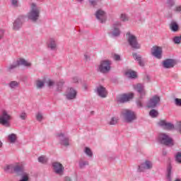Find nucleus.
Listing matches in <instances>:
<instances>
[{
    "instance_id": "nucleus-46",
    "label": "nucleus",
    "mask_w": 181,
    "mask_h": 181,
    "mask_svg": "<svg viewBox=\"0 0 181 181\" xmlns=\"http://www.w3.org/2000/svg\"><path fill=\"white\" fill-rule=\"evenodd\" d=\"M26 117L27 115H26V113L25 112H23L20 115V118H21L23 120L26 119Z\"/></svg>"
},
{
    "instance_id": "nucleus-19",
    "label": "nucleus",
    "mask_w": 181,
    "mask_h": 181,
    "mask_svg": "<svg viewBox=\"0 0 181 181\" xmlns=\"http://www.w3.org/2000/svg\"><path fill=\"white\" fill-rule=\"evenodd\" d=\"M23 21V17H20L17 18L13 23L14 30H18L21 26H22V21Z\"/></svg>"
},
{
    "instance_id": "nucleus-16",
    "label": "nucleus",
    "mask_w": 181,
    "mask_h": 181,
    "mask_svg": "<svg viewBox=\"0 0 181 181\" xmlns=\"http://www.w3.org/2000/svg\"><path fill=\"white\" fill-rule=\"evenodd\" d=\"M97 93L102 98H105L108 94L107 89H105L103 86H100L97 88Z\"/></svg>"
},
{
    "instance_id": "nucleus-25",
    "label": "nucleus",
    "mask_w": 181,
    "mask_h": 181,
    "mask_svg": "<svg viewBox=\"0 0 181 181\" xmlns=\"http://www.w3.org/2000/svg\"><path fill=\"white\" fill-rule=\"evenodd\" d=\"M56 42L54 41V40L51 39L48 44V47L51 49V50H54V49H56Z\"/></svg>"
},
{
    "instance_id": "nucleus-36",
    "label": "nucleus",
    "mask_w": 181,
    "mask_h": 181,
    "mask_svg": "<svg viewBox=\"0 0 181 181\" xmlns=\"http://www.w3.org/2000/svg\"><path fill=\"white\" fill-rule=\"evenodd\" d=\"M88 165V161H81L79 163V166L81 169H83V168H86V166Z\"/></svg>"
},
{
    "instance_id": "nucleus-29",
    "label": "nucleus",
    "mask_w": 181,
    "mask_h": 181,
    "mask_svg": "<svg viewBox=\"0 0 181 181\" xmlns=\"http://www.w3.org/2000/svg\"><path fill=\"white\" fill-rule=\"evenodd\" d=\"M37 88H42L45 86V82L43 81L37 80L36 81Z\"/></svg>"
},
{
    "instance_id": "nucleus-18",
    "label": "nucleus",
    "mask_w": 181,
    "mask_h": 181,
    "mask_svg": "<svg viewBox=\"0 0 181 181\" xmlns=\"http://www.w3.org/2000/svg\"><path fill=\"white\" fill-rule=\"evenodd\" d=\"M152 163L149 160H146L139 166L140 172H144L145 169H152Z\"/></svg>"
},
{
    "instance_id": "nucleus-30",
    "label": "nucleus",
    "mask_w": 181,
    "mask_h": 181,
    "mask_svg": "<svg viewBox=\"0 0 181 181\" xmlns=\"http://www.w3.org/2000/svg\"><path fill=\"white\" fill-rule=\"evenodd\" d=\"M158 114L159 113L158 112V111H156L155 110H152L149 112V115H150V117H152V118H156V117H158Z\"/></svg>"
},
{
    "instance_id": "nucleus-40",
    "label": "nucleus",
    "mask_w": 181,
    "mask_h": 181,
    "mask_svg": "<svg viewBox=\"0 0 181 181\" xmlns=\"http://www.w3.org/2000/svg\"><path fill=\"white\" fill-rule=\"evenodd\" d=\"M36 119L37 121H42L43 119V115L41 113H37L36 115Z\"/></svg>"
},
{
    "instance_id": "nucleus-2",
    "label": "nucleus",
    "mask_w": 181,
    "mask_h": 181,
    "mask_svg": "<svg viewBox=\"0 0 181 181\" xmlns=\"http://www.w3.org/2000/svg\"><path fill=\"white\" fill-rule=\"evenodd\" d=\"M40 13V11L36 7V4H35V3L31 4V10L28 14V19H30V21H33V22H36V21L39 19Z\"/></svg>"
},
{
    "instance_id": "nucleus-10",
    "label": "nucleus",
    "mask_w": 181,
    "mask_h": 181,
    "mask_svg": "<svg viewBox=\"0 0 181 181\" xmlns=\"http://www.w3.org/2000/svg\"><path fill=\"white\" fill-rule=\"evenodd\" d=\"M134 98V93H128L119 95L117 97V101L118 103H127L129 101V100H132Z\"/></svg>"
},
{
    "instance_id": "nucleus-41",
    "label": "nucleus",
    "mask_w": 181,
    "mask_h": 181,
    "mask_svg": "<svg viewBox=\"0 0 181 181\" xmlns=\"http://www.w3.org/2000/svg\"><path fill=\"white\" fill-rule=\"evenodd\" d=\"M175 105H178L179 107H181V99L175 98Z\"/></svg>"
},
{
    "instance_id": "nucleus-53",
    "label": "nucleus",
    "mask_w": 181,
    "mask_h": 181,
    "mask_svg": "<svg viewBox=\"0 0 181 181\" xmlns=\"http://www.w3.org/2000/svg\"><path fill=\"white\" fill-rule=\"evenodd\" d=\"M65 181H71V180L70 179V177H65Z\"/></svg>"
},
{
    "instance_id": "nucleus-12",
    "label": "nucleus",
    "mask_w": 181,
    "mask_h": 181,
    "mask_svg": "<svg viewBox=\"0 0 181 181\" xmlns=\"http://www.w3.org/2000/svg\"><path fill=\"white\" fill-rule=\"evenodd\" d=\"M134 88L138 91L140 95V98H144V97H145L146 95V91H145L144 86L141 83H137L136 85H134Z\"/></svg>"
},
{
    "instance_id": "nucleus-56",
    "label": "nucleus",
    "mask_w": 181,
    "mask_h": 181,
    "mask_svg": "<svg viewBox=\"0 0 181 181\" xmlns=\"http://www.w3.org/2000/svg\"><path fill=\"white\" fill-rule=\"evenodd\" d=\"M175 181H181L180 179H176Z\"/></svg>"
},
{
    "instance_id": "nucleus-31",
    "label": "nucleus",
    "mask_w": 181,
    "mask_h": 181,
    "mask_svg": "<svg viewBox=\"0 0 181 181\" xmlns=\"http://www.w3.org/2000/svg\"><path fill=\"white\" fill-rule=\"evenodd\" d=\"M13 170L14 172H21V170H22V167H21L19 164L13 165Z\"/></svg>"
},
{
    "instance_id": "nucleus-11",
    "label": "nucleus",
    "mask_w": 181,
    "mask_h": 181,
    "mask_svg": "<svg viewBox=\"0 0 181 181\" xmlns=\"http://www.w3.org/2000/svg\"><path fill=\"white\" fill-rule=\"evenodd\" d=\"M159 101H160V98L158 95L153 96L148 101L147 104L148 108H155L158 104H159Z\"/></svg>"
},
{
    "instance_id": "nucleus-37",
    "label": "nucleus",
    "mask_w": 181,
    "mask_h": 181,
    "mask_svg": "<svg viewBox=\"0 0 181 181\" xmlns=\"http://www.w3.org/2000/svg\"><path fill=\"white\" fill-rule=\"evenodd\" d=\"M11 4L14 8L19 6V1L18 0H11Z\"/></svg>"
},
{
    "instance_id": "nucleus-55",
    "label": "nucleus",
    "mask_w": 181,
    "mask_h": 181,
    "mask_svg": "<svg viewBox=\"0 0 181 181\" xmlns=\"http://www.w3.org/2000/svg\"><path fill=\"white\" fill-rule=\"evenodd\" d=\"M137 105H139V107H142V103H137Z\"/></svg>"
},
{
    "instance_id": "nucleus-43",
    "label": "nucleus",
    "mask_w": 181,
    "mask_h": 181,
    "mask_svg": "<svg viewBox=\"0 0 181 181\" xmlns=\"http://www.w3.org/2000/svg\"><path fill=\"white\" fill-rule=\"evenodd\" d=\"M89 2H90L93 6H95V5H97V2H100V0H89Z\"/></svg>"
},
{
    "instance_id": "nucleus-7",
    "label": "nucleus",
    "mask_w": 181,
    "mask_h": 181,
    "mask_svg": "<svg viewBox=\"0 0 181 181\" xmlns=\"http://www.w3.org/2000/svg\"><path fill=\"white\" fill-rule=\"evenodd\" d=\"M26 66L28 67L30 66V63L28 62V61L24 59H20L17 60L16 62H14L13 64L8 66L9 70H12V69H16V67H19V66Z\"/></svg>"
},
{
    "instance_id": "nucleus-26",
    "label": "nucleus",
    "mask_w": 181,
    "mask_h": 181,
    "mask_svg": "<svg viewBox=\"0 0 181 181\" xmlns=\"http://www.w3.org/2000/svg\"><path fill=\"white\" fill-rule=\"evenodd\" d=\"M17 136L16 134H11L8 135V141H10V142H11L12 144L16 142V139H17Z\"/></svg>"
},
{
    "instance_id": "nucleus-1",
    "label": "nucleus",
    "mask_w": 181,
    "mask_h": 181,
    "mask_svg": "<svg viewBox=\"0 0 181 181\" xmlns=\"http://www.w3.org/2000/svg\"><path fill=\"white\" fill-rule=\"evenodd\" d=\"M11 119L12 116H11V115H9L6 110H3L0 114V125L9 128V127H11Z\"/></svg>"
},
{
    "instance_id": "nucleus-42",
    "label": "nucleus",
    "mask_w": 181,
    "mask_h": 181,
    "mask_svg": "<svg viewBox=\"0 0 181 181\" xmlns=\"http://www.w3.org/2000/svg\"><path fill=\"white\" fill-rule=\"evenodd\" d=\"M173 40L174 43H175L176 45H179V43H180V37H174Z\"/></svg>"
},
{
    "instance_id": "nucleus-34",
    "label": "nucleus",
    "mask_w": 181,
    "mask_h": 181,
    "mask_svg": "<svg viewBox=\"0 0 181 181\" xmlns=\"http://www.w3.org/2000/svg\"><path fill=\"white\" fill-rule=\"evenodd\" d=\"M170 175H172V166H169L168 168V175H167V179L168 181H170Z\"/></svg>"
},
{
    "instance_id": "nucleus-21",
    "label": "nucleus",
    "mask_w": 181,
    "mask_h": 181,
    "mask_svg": "<svg viewBox=\"0 0 181 181\" xmlns=\"http://www.w3.org/2000/svg\"><path fill=\"white\" fill-rule=\"evenodd\" d=\"M121 26V23L119 22H117L115 25H114V30L112 32V35L113 36H119V29H118V27Z\"/></svg>"
},
{
    "instance_id": "nucleus-50",
    "label": "nucleus",
    "mask_w": 181,
    "mask_h": 181,
    "mask_svg": "<svg viewBox=\"0 0 181 181\" xmlns=\"http://www.w3.org/2000/svg\"><path fill=\"white\" fill-rule=\"evenodd\" d=\"M175 11L176 12H180L181 11V6H178L175 8Z\"/></svg>"
},
{
    "instance_id": "nucleus-17",
    "label": "nucleus",
    "mask_w": 181,
    "mask_h": 181,
    "mask_svg": "<svg viewBox=\"0 0 181 181\" xmlns=\"http://www.w3.org/2000/svg\"><path fill=\"white\" fill-rule=\"evenodd\" d=\"M77 95V92L74 88H69L68 89L66 96L68 100H74L76 98V96Z\"/></svg>"
},
{
    "instance_id": "nucleus-49",
    "label": "nucleus",
    "mask_w": 181,
    "mask_h": 181,
    "mask_svg": "<svg viewBox=\"0 0 181 181\" xmlns=\"http://www.w3.org/2000/svg\"><path fill=\"white\" fill-rule=\"evenodd\" d=\"M114 59L115 60H121V57L119 55H118V54H115Z\"/></svg>"
},
{
    "instance_id": "nucleus-51",
    "label": "nucleus",
    "mask_w": 181,
    "mask_h": 181,
    "mask_svg": "<svg viewBox=\"0 0 181 181\" xmlns=\"http://www.w3.org/2000/svg\"><path fill=\"white\" fill-rule=\"evenodd\" d=\"M84 57H85V60H86V62H88V60H90V57H89L88 55L85 54V55H84Z\"/></svg>"
},
{
    "instance_id": "nucleus-44",
    "label": "nucleus",
    "mask_w": 181,
    "mask_h": 181,
    "mask_svg": "<svg viewBox=\"0 0 181 181\" xmlns=\"http://www.w3.org/2000/svg\"><path fill=\"white\" fill-rule=\"evenodd\" d=\"M47 83L49 87H52V86H54V81H53L50 79H49Z\"/></svg>"
},
{
    "instance_id": "nucleus-32",
    "label": "nucleus",
    "mask_w": 181,
    "mask_h": 181,
    "mask_svg": "<svg viewBox=\"0 0 181 181\" xmlns=\"http://www.w3.org/2000/svg\"><path fill=\"white\" fill-rule=\"evenodd\" d=\"M85 153H86V155H88V156H90V158L91 156H93V151H91V149H90V148L88 147L85 148Z\"/></svg>"
},
{
    "instance_id": "nucleus-35",
    "label": "nucleus",
    "mask_w": 181,
    "mask_h": 181,
    "mask_svg": "<svg viewBox=\"0 0 181 181\" xmlns=\"http://www.w3.org/2000/svg\"><path fill=\"white\" fill-rule=\"evenodd\" d=\"M38 162H40L41 163H46V162H47V158L45 156H40L38 158Z\"/></svg>"
},
{
    "instance_id": "nucleus-6",
    "label": "nucleus",
    "mask_w": 181,
    "mask_h": 181,
    "mask_svg": "<svg viewBox=\"0 0 181 181\" xmlns=\"http://www.w3.org/2000/svg\"><path fill=\"white\" fill-rule=\"evenodd\" d=\"M122 116L126 121V122H132L134 119H136V116L135 113L131 110H124L122 112Z\"/></svg>"
},
{
    "instance_id": "nucleus-39",
    "label": "nucleus",
    "mask_w": 181,
    "mask_h": 181,
    "mask_svg": "<svg viewBox=\"0 0 181 181\" xmlns=\"http://www.w3.org/2000/svg\"><path fill=\"white\" fill-rule=\"evenodd\" d=\"M10 87L11 88H15V87H18V82H16V81H11L10 83Z\"/></svg>"
},
{
    "instance_id": "nucleus-4",
    "label": "nucleus",
    "mask_w": 181,
    "mask_h": 181,
    "mask_svg": "<svg viewBox=\"0 0 181 181\" xmlns=\"http://www.w3.org/2000/svg\"><path fill=\"white\" fill-rule=\"evenodd\" d=\"M126 36L127 37V42L132 49H134V50L141 49V45L138 43V40L135 35L127 33Z\"/></svg>"
},
{
    "instance_id": "nucleus-14",
    "label": "nucleus",
    "mask_w": 181,
    "mask_h": 181,
    "mask_svg": "<svg viewBox=\"0 0 181 181\" xmlns=\"http://www.w3.org/2000/svg\"><path fill=\"white\" fill-rule=\"evenodd\" d=\"M52 166L54 168L55 173H57V175H63L64 168L63 167V165H62V163L55 162L52 164Z\"/></svg>"
},
{
    "instance_id": "nucleus-45",
    "label": "nucleus",
    "mask_w": 181,
    "mask_h": 181,
    "mask_svg": "<svg viewBox=\"0 0 181 181\" xmlns=\"http://www.w3.org/2000/svg\"><path fill=\"white\" fill-rule=\"evenodd\" d=\"M177 129H178V132L181 134V122L177 123Z\"/></svg>"
},
{
    "instance_id": "nucleus-15",
    "label": "nucleus",
    "mask_w": 181,
    "mask_h": 181,
    "mask_svg": "<svg viewBox=\"0 0 181 181\" xmlns=\"http://www.w3.org/2000/svg\"><path fill=\"white\" fill-rule=\"evenodd\" d=\"M176 64V61L172 59H168L163 62V66L165 69H172V67H175Z\"/></svg>"
},
{
    "instance_id": "nucleus-52",
    "label": "nucleus",
    "mask_w": 181,
    "mask_h": 181,
    "mask_svg": "<svg viewBox=\"0 0 181 181\" xmlns=\"http://www.w3.org/2000/svg\"><path fill=\"white\" fill-rule=\"evenodd\" d=\"M73 81L74 83H77L78 81V79L77 78H74Z\"/></svg>"
},
{
    "instance_id": "nucleus-47",
    "label": "nucleus",
    "mask_w": 181,
    "mask_h": 181,
    "mask_svg": "<svg viewBox=\"0 0 181 181\" xmlns=\"http://www.w3.org/2000/svg\"><path fill=\"white\" fill-rule=\"evenodd\" d=\"M5 33V31L4 30L0 29V39H2L4 37V34Z\"/></svg>"
},
{
    "instance_id": "nucleus-22",
    "label": "nucleus",
    "mask_w": 181,
    "mask_h": 181,
    "mask_svg": "<svg viewBox=\"0 0 181 181\" xmlns=\"http://www.w3.org/2000/svg\"><path fill=\"white\" fill-rule=\"evenodd\" d=\"M133 57L135 60H137L139 62V66H144V62L142 61V58L141 56L136 54V53L133 54Z\"/></svg>"
},
{
    "instance_id": "nucleus-8",
    "label": "nucleus",
    "mask_w": 181,
    "mask_h": 181,
    "mask_svg": "<svg viewBox=\"0 0 181 181\" xmlns=\"http://www.w3.org/2000/svg\"><path fill=\"white\" fill-rule=\"evenodd\" d=\"M158 126L161 127L163 129H166L167 131H170L171 129H173V128H175V126L173 125V124L169 122H167L165 119H161L158 121Z\"/></svg>"
},
{
    "instance_id": "nucleus-54",
    "label": "nucleus",
    "mask_w": 181,
    "mask_h": 181,
    "mask_svg": "<svg viewBox=\"0 0 181 181\" xmlns=\"http://www.w3.org/2000/svg\"><path fill=\"white\" fill-rule=\"evenodd\" d=\"M62 84H64V81H61V82L58 84V86H61Z\"/></svg>"
},
{
    "instance_id": "nucleus-13",
    "label": "nucleus",
    "mask_w": 181,
    "mask_h": 181,
    "mask_svg": "<svg viewBox=\"0 0 181 181\" xmlns=\"http://www.w3.org/2000/svg\"><path fill=\"white\" fill-rule=\"evenodd\" d=\"M95 16L101 23H104V22L107 21V15L105 14V11H104L98 10V11H96Z\"/></svg>"
},
{
    "instance_id": "nucleus-5",
    "label": "nucleus",
    "mask_w": 181,
    "mask_h": 181,
    "mask_svg": "<svg viewBox=\"0 0 181 181\" xmlns=\"http://www.w3.org/2000/svg\"><path fill=\"white\" fill-rule=\"evenodd\" d=\"M100 73H108L111 70V62L109 60L102 61L98 66Z\"/></svg>"
},
{
    "instance_id": "nucleus-3",
    "label": "nucleus",
    "mask_w": 181,
    "mask_h": 181,
    "mask_svg": "<svg viewBox=\"0 0 181 181\" xmlns=\"http://www.w3.org/2000/svg\"><path fill=\"white\" fill-rule=\"evenodd\" d=\"M158 142L163 145H166L167 146H173V139L169 136V135L161 133L158 135Z\"/></svg>"
},
{
    "instance_id": "nucleus-9",
    "label": "nucleus",
    "mask_w": 181,
    "mask_h": 181,
    "mask_svg": "<svg viewBox=\"0 0 181 181\" xmlns=\"http://www.w3.org/2000/svg\"><path fill=\"white\" fill-rule=\"evenodd\" d=\"M162 53H163L162 47L153 46L151 48V54L154 56L156 59H158L159 60L162 59Z\"/></svg>"
},
{
    "instance_id": "nucleus-23",
    "label": "nucleus",
    "mask_w": 181,
    "mask_h": 181,
    "mask_svg": "<svg viewBox=\"0 0 181 181\" xmlns=\"http://www.w3.org/2000/svg\"><path fill=\"white\" fill-rule=\"evenodd\" d=\"M126 76L129 77L130 78H136V72L132 70H128L125 72Z\"/></svg>"
},
{
    "instance_id": "nucleus-24",
    "label": "nucleus",
    "mask_w": 181,
    "mask_h": 181,
    "mask_svg": "<svg viewBox=\"0 0 181 181\" xmlns=\"http://www.w3.org/2000/svg\"><path fill=\"white\" fill-rule=\"evenodd\" d=\"M170 29H171L173 32H177V30H179V25L176 22H172L170 24Z\"/></svg>"
},
{
    "instance_id": "nucleus-27",
    "label": "nucleus",
    "mask_w": 181,
    "mask_h": 181,
    "mask_svg": "<svg viewBox=\"0 0 181 181\" xmlns=\"http://www.w3.org/2000/svg\"><path fill=\"white\" fill-rule=\"evenodd\" d=\"M5 172H13V164L8 165L4 167Z\"/></svg>"
},
{
    "instance_id": "nucleus-20",
    "label": "nucleus",
    "mask_w": 181,
    "mask_h": 181,
    "mask_svg": "<svg viewBox=\"0 0 181 181\" xmlns=\"http://www.w3.org/2000/svg\"><path fill=\"white\" fill-rule=\"evenodd\" d=\"M58 136H59V139H63L61 141V145H64V146H69V139L64 137V134H58Z\"/></svg>"
},
{
    "instance_id": "nucleus-28",
    "label": "nucleus",
    "mask_w": 181,
    "mask_h": 181,
    "mask_svg": "<svg viewBox=\"0 0 181 181\" xmlns=\"http://www.w3.org/2000/svg\"><path fill=\"white\" fill-rule=\"evenodd\" d=\"M110 125H116V124H118V118L113 117L110 119L109 121Z\"/></svg>"
},
{
    "instance_id": "nucleus-57",
    "label": "nucleus",
    "mask_w": 181,
    "mask_h": 181,
    "mask_svg": "<svg viewBox=\"0 0 181 181\" xmlns=\"http://www.w3.org/2000/svg\"><path fill=\"white\" fill-rule=\"evenodd\" d=\"M180 40H181V35H180Z\"/></svg>"
},
{
    "instance_id": "nucleus-48",
    "label": "nucleus",
    "mask_w": 181,
    "mask_h": 181,
    "mask_svg": "<svg viewBox=\"0 0 181 181\" xmlns=\"http://www.w3.org/2000/svg\"><path fill=\"white\" fill-rule=\"evenodd\" d=\"M168 4L170 6H173L175 2L173 1V0H168Z\"/></svg>"
},
{
    "instance_id": "nucleus-38",
    "label": "nucleus",
    "mask_w": 181,
    "mask_h": 181,
    "mask_svg": "<svg viewBox=\"0 0 181 181\" xmlns=\"http://www.w3.org/2000/svg\"><path fill=\"white\" fill-rule=\"evenodd\" d=\"M175 160L178 163H181V153H177L175 156Z\"/></svg>"
},
{
    "instance_id": "nucleus-33",
    "label": "nucleus",
    "mask_w": 181,
    "mask_h": 181,
    "mask_svg": "<svg viewBox=\"0 0 181 181\" xmlns=\"http://www.w3.org/2000/svg\"><path fill=\"white\" fill-rule=\"evenodd\" d=\"M120 19L122 22H127V21H129L128 16L125 13H122L120 15Z\"/></svg>"
}]
</instances>
